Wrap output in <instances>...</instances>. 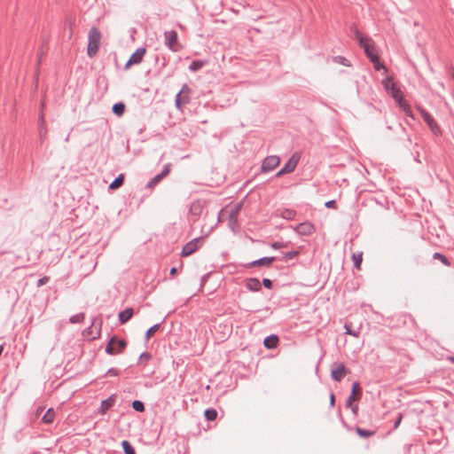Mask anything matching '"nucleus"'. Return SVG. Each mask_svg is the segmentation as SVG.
I'll return each instance as SVG.
<instances>
[{
    "label": "nucleus",
    "mask_w": 454,
    "mask_h": 454,
    "mask_svg": "<svg viewBox=\"0 0 454 454\" xmlns=\"http://www.w3.org/2000/svg\"><path fill=\"white\" fill-rule=\"evenodd\" d=\"M87 54L90 58L97 55L101 41V33L98 28L93 27L90 29L88 35Z\"/></svg>",
    "instance_id": "f257e3e1"
},
{
    "label": "nucleus",
    "mask_w": 454,
    "mask_h": 454,
    "mask_svg": "<svg viewBox=\"0 0 454 454\" xmlns=\"http://www.w3.org/2000/svg\"><path fill=\"white\" fill-rule=\"evenodd\" d=\"M192 90L187 83L183 84L180 91L176 94L175 99L176 107L179 110L183 109L184 105L190 103Z\"/></svg>",
    "instance_id": "f03ea898"
},
{
    "label": "nucleus",
    "mask_w": 454,
    "mask_h": 454,
    "mask_svg": "<svg viewBox=\"0 0 454 454\" xmlns=\"http://www.w3.org/2000/svg\"><path fill=\"white\" fill-rule=\"evenodd\" d=\"M164 43L171 51H178L181 46L178 42L177 32L176 30L166 31L164 33Z\"/></svg>",
    "instance_id": "7ed1b4c3"
},
{
    "label": "nucleus",
    "mask_w": 454,
    "mask_h": 454,
    "mask_svg": "<svg viewBox=\"0 0 454 454\" xmlns=\"http://www.w3.org/2000/svg\"><path fill=\"white\" fill-rule=\"evenodd\" d=\"M350 372L343 363H335L331 369V377L340 382Z\"/></svg>",
    "instance_id": "20e7f679"
},
{
    "label": "nucleus",
    "mask_w": 454,
    "mask_h": 454,
    "mask_svg": "<svg viewBox=\"0 0 454 454\" xmlns=\"http://www.w3.org/2000/svg\"><path fill=\"white\" fill-rule=\"evenodd\" d=\"M382 85L385 90L392 97L396 98L402 92L401 89L398 87L397 83L394 82L392 76H387V78L382 80Z\"/></svg>",
    "instance_id": "39448f33"
},
{
    "label": "nucleus",
    "mask_w": 454,
    "mask_h": 454,
    "mask_svg": "<svg viewBox=\"0 0 454 454\" xmlns=\"http://www.w3.org/2000/svg\"><path fill=\"white\" fill-rule=\"evenodd\" d=\"M240 209H241V204L239 203V204L235 205L233 208L231 209L230 214H229L228 225L233 232H237L239 229V223L238 222V215L239 214Z\"/></svg>",
    "instance_id": "423d86ee"
},
{
    "label": "nucleus",
    "mask_w": 454,
    "mask_h": 454,
    "mask_svg": "<svg viewBox=\"0 0 454 454\" xmlns=\"http://www.w3.org/2000/svg\"><path fill=\"white\" fill-rule=\"evenodd\" d=\"M146 53V49L145 47H139L136 50V51L130 56L129 60L126 62L124 66V69H129L132 65H138L143 61L144 56Z\"/></svg>",
    "instance_id": "0eeeda50"
},
{
    "label": "nucleus",
    "mask_w": 454,
    "mask_h": 454,
    "mask_svg": "<svg viewBox=\"0 0 454 454\" xmlns=\"http://www.w3.org/2000/svg\"><path fill=\"white\" fill-rule=\"evenodd\" d=\"M203 241V238H195L191 241L187 242L182 249L181 255L184 257L192 254L200 247V243Z\"/></svg>",
    "instance_id": "6e6552de"
},
{
    "label": "nucleus",
    "mask_w": 454,
    "mask_h": 454,
    "mask_svg": "<svg viewBox=\"0 0 454 454\" xmlns=\"http://www.w3.org/2000/svg\"><path fill=\"white\" fill-rule=\"evenodd\" d=\"M280 163V158L277 155L267 156L262 163L261 169L262 172H270L274 170Z\"/></svg>",
    "instance_id": "1a4fd4ad"
},
{
    "label": "nucleus",
    "mask_w": 454,
    "mask_h": 454,
    "mask_svg": "<svg viewBox=\"0 0 454 454\" xmlns=\"http://www.w3.org/2000/svg\"><path fill=\"white\" fill-rule=\"evenodd\" d=\"M420 114L422 115L423 120L425 121V122H427L432 132L435 135L439 134L441 129L437 122L434 121V117L425 109H420Z\"/></svg>",
    "instance_id": "9d476101"
},
{
    "label": "nucleus",
    "mask_w": 454,
    "mask_h": 454,
    "mask_svg": "<svg viewBox=\"0 0 454 454\" xmlns=\"http://www.w3.org/2000/svg\"><path fill=\"white\" fill-rule=\"evenodd\" d=\"M294 231L301 236H309L315 231V226L310 222L299 223Z\"/></svg>",
    "instance_id": "9b49d317"
},
{
    "label": "nucleus",
    "mask_w": 454,
    "mask_h": 454,
    "mask_svg": "<svg viewBox=\"0 0 454 454\" xmlns=\"http://www.w3.org/2000/svg\"><path fill=\"white\" fill-rule=\"evenodd\" d=\"M393 98L396 102L397 106L403 111L405 115L413 117L412 110H411L410 105L408 104V102L406 101V99L404 98L403 93L398 95L396 98Z\"/></svg>",
    "instance_id": "f8f14e48"
},
{
    "label": "nucleus",
    "mask_w": 454,
    "mask_h": 454,
    "mask_svg": "<svg viewBox=\"0 0 454 454\" xmlns=\"http://www.w3.org/2000/svg\"><path fill=\"white\" fill-rule=\"evenodd\" d=\"M393 98L396 102L397 106L403 111L405 115L413 117L412 110H411L410 105L408 104V102L406 101V99L404 98L403 93L398 95L396 98Z\"/></svg>",
    "instance_id": "ddd939ff"
},
{
    "label": "nucleus",
    "mask_w": 454,
    "mask_h": 454,
    "mask_svg": "<svg viewBox=\"0 0 454 454\" xmlns=\"http://www.w3.org/2000/svg\"><path fill=\"white\" fill-rule=\"evenodd\" d=\"M393 98L396 102L397 106L403 111L405 115L413 117L412 110H411L410 105L408 104V102L406 101V99L404 98L403 93L398 95L396 98Z\"/></svg>",
    "instance_id": "4468645a"
},
{
    "label": "nucleus",
    "mask_w": 454,
    "mask_h": 454,
    "mask_svg": "<svg viewBox=\"0 0 454 454\" xmlns=\"http://www.w3.org/2000/svg\"><path fill=\"white\" fill-rule=\"evenodd\" d=\"M393 98L396 102L397 106L403 111L405 115L413 117L412 110H411L410 105L408 104V102L406 101V99L404 98L403 93L398 95L396 98Z\"/></svg>",
    "instance_id": "2eb2a0df"
},
{
    "label": "nucleus",
    "mask_w": 454,
    "mask_h": 454,
    "mask_svg": "<svg viewBox=\"0 0 454 454\" xmlns=\"http://www.w3.org/2000/svg\"><path fill=\"white\" fill-rule=\"evenodd\" d=\"M361 47L364 49L365 55L372 62H376V60H378L379 55L371 42H367L364 44L361 41Z\"/></svg>",
    "instance_id": "dca6fc26"
},
{
    "label": "nucleus",
    "mask_w": 454,
    "mask_h": 454,
    "mask_svg": "<svg viewBox=\"0 0 454 454\" xmlns=\"http://www.w3.org/2000/svg\"><path fill=\"white\" fill-rule=\"evenodd\" d=\"M276 260L275 256L262 257L258 260L248 262L246 267H260V266H270Z\"/></svg>",
    "instance_id": "f3484780"
},
{
    "label": "nucleus",
    "mask_w": 454,
    "mask_h": 454,
    "mask_svg": "<svg viewBox=\"0 0 454 454\" xmlns=\"http://www.w3.org/2000/svg\"><path fill=\"white\" fill-rule=\"evenodd\" d=\"M300 160V156L296 154H293L291 158L286 161V163L284 165L283 171L288 173H292L294 171L298 162Z\"/></svg>",
    "instance_id": "a211bd4d"
},
{
    "label": "nucleus",
    "mask_w": 454,
    "mask_h": 454,
    "mask_svg": "<svg viewBox=\"0 0 454 454\" xmlns=\"http://www.w3.org/2000/svg\"><path fill=\"white\" fill-rule=\"evenodd\" d=\"M246 287L252 292H259L262 290V283L257 278H249L246 280Z\"/></svg>",
    "instance_id": "6ab92c4d"
},
{
    "label": "nucleus",
    "mask_w": 454,
    "mask_h": 454,
    "mask_svg": "<svg viewBox=\"0 0 454 454\" xmlns=\"http://www.w3.org/2000/svg\"><path fill=\"white\" fill-rule=\"evenodd\" d=\"M114 405V395H110L108 398L101 402L98 412L101 415L106 414Z\"/></svg>",
    "instance_id": "aec40b11"
},
{
    "label": "nucleus",
    "mask_w": 454,
    "mask_h": 454,
    "mask_svg": "<svg viewBox=\"0 0 454 454\" xmlns=\"http://www.w3.org/2000/svg\"><path fill=\"white\" fill-rule=\"evenodd\" d=\"M278 341H279L278 337L277 335H275V334H271L270 336H267L264 339L263 344H264L266 348L273 349V348L278 347Z\"/></svg>",
    "instance_id": "412c9836"
},
{
    "label": "nucleus",
    "mask_w": 454,
    "mask_h": 454,
    "mask_svg": "<svg viewBox=\"0 0 454 454\" xmlns=\"http://www.w3.org/2000/svg\"><path fill=\"white\" fill-rule=\"evenodd\" d=\"M133 314L134 310L132 308H127L126 309L121 310L118 315L119 322L121 325L126 324L132 317Z\"/></svg>",
    "instance_id": "4be33fe9"
},
{
    "label": "nucleus",
    "mask_w": 454,
    "mask_h": 454,
    "mask_svg": "<svg viewBox=\"0 0 454 454\" xmlns=\"http://www.w3.org/2000/svg\"><path fill=\"white\" fill-rule=\"evenodd\" d=\"M38 129H39V137H40L41 142L43 143L47 137V129L44 125V116L43 114H41V116L39 118Z\"/></svg>",
    "instance_id": "5701e85b"
},
{
    "label": "nucleus",
    "mask_w": 454,
    "mask_h": 454,
    "mask_svg": "<svg viewBox=\"0 0 454 454\" xmlns=\"http://www.w3.org/2000/svg\"><path fill=\"white\" fill-rule=\"evenodd\" d=\"M117 336L114 335L110 338L106 347V353L111 356L116 355L115 352V345H116Z\"/></svg>",
    "instance_id": "b1692460"
},
{
    "label": "nucleus",
    "mask_w": 454,
    "mask_h": 454,
    "mask_svg": "<svg viewBox=\"0 0 454 454\" xmlns=\"http://www.w3.org/2000/svg\"><path fill=\"white\" fill-rule=\"evenodd\" d=\"M355 430L361 438L364 439L372 437L376 434L375 430L364 429L359 427H356Z\"/></svg>",
    "instance_id": "393cba45"
},
{
    "label": "nucleus",
    "mask_w": 454,
    "mask_h": 454,
    "mask_svg": "<svg viewBox=\"0 0 454 454\" xmlns=\"http://www.w3.org/2000/svg\"><path fill=\"white\" fill-rule=\"evenodd\" d=\"M55 419V411L52 408H50L46 411L44 415L42 418V421L45 424H51Z\"/></svg>",
    "instance_id": "a878e982"
},
{
    "label": "nucleus",
    "mask_w": 454,
    "mask_h": 454,
    "mask_svg": "<svg viewBox=\"0 0 454 454\" xmlns=\"http://www.w3.org/2000/svg\"><path fill=\"white\" fill-rule=\"evenodd\" d=\"M351 31H353L355 37L358 40L359 45L361 46V41L364 43V44L367 42H372L371 38L364 37L361 32L355 27L352 26L350 27Z\"/></svg>",
    "instance_id": "bb28decb"
},
{
    "label": "nucleus",
    "mask_w": 454,
    "mask_h": 454,
    "mask_svg": "<svg viewBox=\"0 0 454 454\" xmlns=\"http://www.w3.org/2000/svg\"><path fill=\"white\" fill-rule=\"evenodd\" d=\"M351 31H353L355 37L358 40L359 45L361 46V41L364 43V44L367 42H372L371 38L364 37L361 32L355 27L352 26L350 27Z\"/></svg>",
    "instance_id": "cd10ccee"
},
{
    "label": "nucleus",
    "mask_w": 454,
    "mask_h": 454,
    "mask_svg": "<svg viewBox=\"0 0 454 454\" xmlns=\"http://www.w3.org/2000/svg\"><path fill=\"white\" fill-rule=\"evenodd\" d=\"M124 182V175L120 174L109 185V189L116 190L120 188Z\"/></svg>",
    "instance_id": "c85d7f7f"
},
{
    "label": "nucleus",
    "mask_w": 454,
    "mask_h": 454,
    "mask_svg": "<svg viewBox=\"0 0 454 454\" xmlns=\"http://www.w3.org/2000/svg\"><path fill=\"white\" fill-rule=\"evenodd\" d=\"M296 215V212L291 208H285L281 211L280 216L286 220H293Z\"/></svg>",
    "instance_id": "c756f323"
},
{
    "label": "nucleus",
    "mask_w": 454,
    "mask_h": 454,
    "mask_svg": "<svg viewBox=\"0 0 454 454\" xmlns=\"http://www.w3.org/2000/svg\"><path fill=\"white\" fill-rule=\"evenodd\" d=\"M125 112V105L121 102L115 103L113 106V113L117 116H121Z\"/></svg>",
    "instance_id": "7c9ffc66"
},
{
    "label": "nucleus",
    "mask_w": 454,
    "mask_h": 454,
    "mask_svg": "<svg viewBox=\"0 0 454 454\" xmlns=\"http://www.w3.org/2000/svg\"><path fill=\"white\" fill-rule=\"evenodd\" d=\"M121 447L123 449L124 454H136L135 449L132 447L129 441L123 440L121 442Z\"/></svg>",
    "instance_id": "2f4dec72"
},
{
    "label": "nucleus",
    "mask_w": 454,
    "mask_h": 454,
    "mask_svg": "<svg viewBox=\"0 0 454 454\" xmlns=\"http://www.w3.org/2000/svg\"><path fill=\"white\" fill-rule=\"evenodd\" d=\"M205 65V62L202 61V60H193L190 66H189V69L192 71V72H197L199 70H200Z\"/></svg>",
    "instance_id": "473e14b6"
},
{
    "label": "nucleus",
    "mask_w": 454,
    "mask_h": 454,
    "mask_svg": "<svg viewBox=\"0 0 454 454\" xmlns=\"http://www.w3.org/2000/svg\"><path fill=\"white\" fill-rule=\"evenodd\" d=\"M433 258L440 260L446 266H450L451 265L450 261L442 253L435 252L433 254Z\"/></svg>",
    "instance_id": "72a5a7b5"
},
{
    "label": "nucleus",
    "mask_w": 454,
    "mask_h": 454,
    "mask_svg": "<svg viewBox=\"0 0 454 454\" xmlns=\"http://www.w3.org/2000/svg\"><path fill=\"white\" fill-rule=\"evenodd\" d=\"M115 346H116L115 347L116 355L121 354L123 352V350L125 349V348L127 347V342L125 340H119L117 338Z\"/></svg>",
    "instance_id": "f704fd0d"
},
{
    "label": "nucleus",
    "mask_w": 454,
    "mask_h": 454,
    "mask_svg": "<svg viewBox=\"0 0 454 454\" xmlns=\"http://www.w3.org/2000/svg\"><path fill=\"white\" fill-rule=\"evenodd\" d=\"M207 420L213 421L217 418V411L215 409H207L204 412Z\"/></svg>",
    "instance_id": "c9c22d12"
},
{
    "label": "nucleus",
    "mask_w": 454,
    "mask_h": 454,
    "mask_svg": "<svg viewBox=\"0 0 454 454\" xmlns=\"http://www.w3.org/2000/svg\"><path fill=\"white\" fill-rule=\"evenodd\" d=\"M352 259H353V262H354V266L356 270H360V266H361V263H362V261H363V254L362 253H357V254H353L352 255Z\"/></svg>",
    "instance_id": "e433bc0d"
},
{
    "label": "nucleus",
    "mask_w": 454,
    "mask_h": 454,
    "mask_svg": "<svg viewBox=\"0 0 454 454\" xmlns=\"http://www.w3.org/2000/svg\"><path fill=\"white\" fill-rule=\"evenodd\" d=\"M85 318V315L84 313H78V314H75V315H73L72 317H70L69 318V322L71 324H78V323H82L83 322Z\"/></svg>",
    "instance_id": "4c0bfd02"
},
{
    "label": "nucleus",
    "mask_w": 454,
    "mask_h": 454,
    "mask_svg": "<svg viewBox=\"0 0 454 454\" xmlns=\"http://www.w3.org/2000/svg\"><path fill=\"white\" fill-rule=\"evenodd\" d=\"M350 395H356L357 396V398H360L361 395H362V390L360 388V384L358 381H355L353 384H352V390H351V393Z\"/></svg>",
    "instance_id": "58836bf2"
},
{
    "label": "nucleus",
    "mask_w": 454,
    "mask_h": 454,
    "mask_svg": "<svg viewBox=\"0 0 454 454\" xmlns=\"http://www.w3.org/2000/svg\"><path fill=\"white\" fill-rule=\"evenodd\" d=\"M160 327V324L151 326L145 333V340H148Z\"/></svg>",
    "instance_id": "ea45409f"
},
{
    "label": "nucleus",
    "mask_w": 454,
    "mask_h": 454,
    "mask_svg": "<svg viewBox=\"0 0 454 454\" xmlns=\"http://www.w3.org/2000/svg\"><path fill=\"white\" fill-rule=\"evenodd\" d=\"M132 408L138 412L145 411V404L142 401L135 400L131 403Z\"/></svg>",
    "instance_id": "a19ab883"
},
{
    "label": "nucleus",
    "mask_w": 454,
    "mask_h": 454,
    "mask_svg": "<svg viewBox=\"0 0 454 454\" xmlns=\"http://www.w3.org/2000/svg\"><path fill=\"white\" fill-rule=\"evenodd\" d=\"M163 177L160 176V174L156 175L153 178H152L146 184L147 188H153L155 185H157Z\"/></svg>",
    "instance_id": "79ce46f5"
},
{
    "label": "nucleus",
    "mask_w": 454,
    "mask_h": 454,
    "mask_svg": "<svg viewBox=\"0 0 454 454\" xmlns=\"http://www.w3.org/2000/svg\"><path fill=\"white\" fill-rule=\"evenodd\" d=\"M151 358L152 355L149 352H143L139 356V363L145 367L146 365L145 362L149 361Z\"/></svg>",
    "instance_id": "37998d69"
},
{
    "label": "nucleus",
    "mask_w": 454,
    "mask_h": 454,
    "mask_svg": "<svg viewBox=\"0 0 454 454\" xmlns=\"http://www.w3.org/2000/svg\"><path fill=\"white\" fill-rule=\"evenodd\" d=\"M344 328H345V333L346 334H348V335H351V336H354V337H358L359 331L352 330L351 329V325L349 324H345Z\"/></svg>",
    "instance_id": "c03bdc74"
},
{
    "label": "nucleus",
    "mask_w": 454,
    "mask_h": 454,
    "mask_svg": "<svg viewBox=\"0 0 454 454\" xmlns=\"http://www.w3.org/2000/svg\"><path fill=\"white\" fill-rule=\"evenodd\" d=\"M300 254V251H289L284 254L283 258L285 260H292Z\"/></svg>",
    "instance_id": "a18cd8bd"
},
{
    "label": "nucleus",
    "mask_w": 454,
    "mask_h": 454,
    "mask_svg": "<svg viewBox=\"0 0 454 454\" xmlns=\"http://www.w3.org/2000/svg\"><path fill=\"white\" fill-rule=\"evenodd\" d=\"M270 247L273 249H281V248L286 247L287 244L286 243H283V242H279V241H276V242L271 243Z\"/></svg>",
    "instance_id": "49530a36"
},
{
    "label": "nucleus",
    "mask_w": 454,
    "mask_h": 454,
    "mask_svg": "<svg viewBox=\"0 0 454 454\" xmlns=\"http://www.w3.org/2000/svg\"><path fill=\"white\" fill-rule=\"evenodd\" d=\"M335 61H336V62H338V63H340V64H342V65H344V66H347V67H348V66H349V64L348 63V59H345V58H344V57H342V56H337V57H335Z\"/></svg>",
    "instance_id": "de8ad7c7"
},
{
    "label": "nucleus",
    "mask_w": 454,
    "mask_h": 454,
    "mask_svg": "<svg viewBox=\"0 0 454 454\" xmlns=\"http://www.w3.org/2000/svg\"><path fill=\"white\" fill-rule=\"evenodd\" d=\"M170 172V165L169 164H167L163 167V169L162 171L160 173V176L161 177H165L166 176H168Z\"/></svg>",
    "instance_id": "09e8293b"
},
{
    "label": "nucleus",
    "mask_w": 454,
    "mask_h": 454,
    "mask_svg": "<svg viewBox=\"0 0 454 454\" xmlns=\"http://www.w3.org/2000/svg\"><path fill=\"white\" fill-rule=\"evenodd\" d=\"M50 280V278L49 277H43V278H41L37 280V283H36V286L39 287V286H44L45 284H47Z\"/></svg>",
    "instance_id": "8fccbe9b"
},
{
    "label": "nucleus",
    "mask_w": 454,
    "mask_h": 454,
    "mask_svg": "<svg viewBox=\"0 0 454 454\" xmlns=\"http://www.w3.org/2000/svg\"><path fill=\"white\" fill-rule=\"evenodd\" d=\"M262 284L267 289H271L273 286L272 281L270 278H263Z\"/></svg>",
    "instance_id": "3c124183"
},
{
    "label": "nucleus",
    "mask_w": 454,
    "mask_h": 454,
    "mask_svg": "<svg viewBox=\"0 0 454 454\" xmlns=\"http://www.w3.org/2000/svg\"><path fill=\"white\" fill-rule=\"evenodd\" d=\"M357 399H358L357 396L353 395H349V396H348V400L346 402V407L348 408L349 406L353 405V402L355 400H357Z\"/></svg>",
    "instance_id": "603ef678"
},
{
    "label": "nucleus",
    "mask_w": 454,
    "mask_h": 454,
    "mask_svg": "<svg viewBox=\"0 0 454 454\" xmlns=\"http://www.w3.org/2000/svg\"><path fill=\"white\" fill-rule=\"evenodd\" d=\"M374 64V67L376 70H380L381 68H385L384 64L380 61V57L378 56V60L376 62H372Z\"/></svg>",
    "instance_id": "864d4df0"
},
{
    "label": "nucleus",
    "mask_w": 454,
    "mask_h": 454,
    "mask_svg": "<svg viewBox=\"0 0 454 454\" xmlns=\"http://www.w3.org/2000/svg\"><path fill=\"white\" fill-rule=\"evenodd\" d=\"M106 375H110V376H115V377H116V376H118V375H119V371H118V370H116L115 368H110V369L106 372Z\"/></svg>",
    "instance_id": "5fc2aeb1"
},
{
    "label": "nucleus",
    "mask_w": 454,
    "mask_h": 454,
    "mask_svg": "<svg viewBox=\"0 0 454 454\" xmlns=\"http://www.w3.org/2000/svg\"><path fill=\"white\" fill-rule=\"evenodd\" d=\"M325 206L327 208H336V201L334 200H328L325 202Z\"/></svg>",
    "instance_id": "6e6d98bb"
},
{
    "label": "nucleus",
    "mask_w": 454,
    "mask_h": 454,
    "mask_svg": "<svg viewBox=\"0 0 454 454\" xmlns=\"http://www.w3.org/2000/svg\"><path fill=\"white\" fill-rule=\"evenodd\" d=\"M402 419H403V415L399 414L397 419L395 420V422L394 424V428L395 429H396L399 427V425L401 424Z\"/></svg>",
    "instance_id": "4d7b16f0"
},
{
    "label": "nucleus",
    "mask_w": 454,
    "mask_h": 454,
    "mask_svg": "<svg viewBox=\"0 0 454 454\" xmlns=\"http://www.w3.org/2000/svg\"><path fill=\"white\" fill-rule=\"evenodd\" d=\"M101 325H102V322L100 321V322H99V326H98V327H97L96 335H94V336L92 337L93 339H97V338H99V337H100Z\"/></svg>",
    "instance_id": "13d9d810"
},
{
    "label": "nucleus",
    "mask_w": 454,
    "mask_h": 454,
    "mask_svg": "<svg viewBox=\"0 0 454 454\" xmlns=\"http://www.w3.org/2000/svg\"><path fill=\"white\" fill-rule=\"evenodd\" d=\"M334 403H335V395L332 392L331 395H330V405L331 406H334Z\"/></svg>",
    "instance_id": "bf43d9fd"
},
{
    "label": "nucleus",
    "mask_w": 454,
    "mask_h": 454,
    "mask_svg": "<svg viewBox=\"0 0 454 454\" xmlns=\"http://www.w3.org/2000/svg\"><path fill=\"white\" fill-rule=\"evenodd\" d=\"M351 408L352 413L356 416L358 412V406L357 405H351L349 406Z\"/></svg>",
    "instance_id": "052dcab7"
},
{
    "label": "nucleus",
    "mask_w": 454,
    "mask_h": 454,
    "mask_svg": "<svg viewBox=\"0 0 454 454\" xmlns=\"http://www.w3.org/2000/svg\"><path fill=\"white\" fill-rule=\"evenodd\" d=\"M95 320L96 319H94L92 324H91V325L86 329V332L88 333V334H92V327H93V325L95 324Z\"/></svg>",
    "instance_id": "680f3d73"
},
{
    "label": "nucleus",
    "mask_w": 454,
    "mask_h": 454,
    "mask_svg": "<svg viewBox=\"0 0 454 454\" xmlns=\"http://www.w3.org/2000/svg\"><path fill=\"white\" fill-rule=\"evenodd\" d=\"M177 273V269L176 267H173L170 269V275L175 276Z\"/></svg>",
    "instance_id": "e2e57ef3"
},
{
    "label": "nucleus",
    "mask_w": 454,
    "mask_h": 454,
    "mask_svg": "<svg viewBox=\"0 0 454 454\" xmlns=\"http://www.w3.org/2000/svg\"><path fill=\"white\" fill-rule=\"evenodd\" d=\"M284 174H287L286 172H284L283 171V168H281L277 174H276V176L277 177H279L281 176H283Z\"/></svg>",
    "instance_id": "0e129e2a"
},
{
    "label": "nucleus",
    "mask_w": 454,
    "mask_h": 454,
    "mask_svg": "<svg viewBox=\"0 0 454 454\" xmlns=\"http://www.w3.org/2000/svg\"><path fill=\"white\" fill-rule=\"evenodd\" d=\"M448 360L451 361L452 363H454V356H449L448 357Z\"/></svg>",
    "instance_id": "69168bd1"
},
{
    "label": "nucleus",
    "mask_w": 454,
    "mask_h": 454,
    "mask_svg": "<svg viewBox=\"0 0 454 454\" xmlns=\"http://www.w3.org/2000/svg\"><path fill=\"white\" fill-rule=\"evenodd\" d=\"M221 213H223V210H220L219 215H221ZM218 221H220V215H218Z\"/></svg>",
    "instance_id": "338daca9"
}]
</instances>
